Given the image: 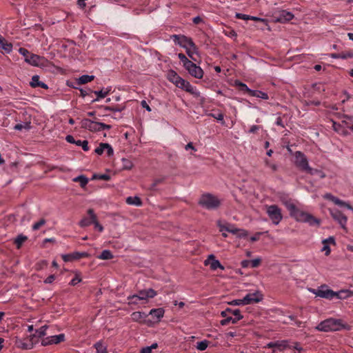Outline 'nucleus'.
<instances>
[{"mask_svg":"<svg viewBox=\"0 0 353 353\" xmlns=\"http://www.w3.org/2000/svg\"><path fill=\"white\" fill-rule=\"evenodd\" d=\"M312 292L317 296L327 299L329 300H332L335 297L336 295V292L327 289L325 290H313Z\"/></svg>","mask_w":353,"mask_h":353,"instance_id":"dca6fc26","label":"nucleus"},{"mask_svg":"<svg viewBox=\"0 0 353 353\" xmlns=\"http://www.w3.org/2000/svg\"><path fill=\"white\" fill-rule=\"evenodd\" d=\"M323 247L321 250L323 252H325V255L326 256H328L330 254V252H331L330 248L328 244H326V243H323Z\"/></svg>","mask_w":353,"mask_h":353,"instance_id":"338daca9","label":"nucleus"},{"mask_svg":"<svg viewBox=\"0 0 353 353\" xmlns=\"http://www.w3.org/2000/svg\"><path fill=\"white\" fill-rule=\"evenodd\" d=\"M347 290H343L338 292H336V295L335 297H336L339 299H345L350 297V295L347 293Z\"/></svg>","mask_w":353,"mask_h":353,"instance_id":"a19ab883","label":"nucleus"},{"mask_svg":"<svg viewBox=\"0 0 353 353\" xmlns=\"http://www.w3.org/2000/svg\"><path fill=\"white\" fill-rule=\"evenodd\" d=\"M171 39L174 42L175 44L180 46L183 48H188L190 47L193 49L194 52H196L198 48L193 42L192 39L182 34H173L170 37Z\"/></svg>","mask_w":353,"mask_h":353,"instance_id":"423d86ee","label":"nucleus"},{"mask_svg":"<svg viewBox=\"0 0 353 353\" xmlns=\"http://www.w3.org/2000/svg\"><path fill=\"white\" fill-rule=\"evenodd\" d=\"M41 345L43 346H46V345H52L51 340H50V336H48V337H46V338L43 339L41 341Z\"/></svg>","mask_w":353,"mask_h":353,"instance_id":"774afa93","label":"nucleus"},{"mask_svg":"<svg viewBox=\"0 0 353 353\" xmlns=\"http://www.w3.org/2000/svg\"><path fill=\"white\" fill-rule=\"evenodd\" d=\"M75 144L81 146L84 151H88L89 150L88 141L78 140L75 142Z\"/></svg>","mask_w":353,"mask_h":353,"instance_id":"a18cd8bd","label":"nucleus"},{"mask_svg":"<svg viewBox=\"0 0 353 353\" xmlns=\"http://www.w3.org/2000/svg\"><path fill=\"white\" fill-rule=\"evenodd\" d=\"M230 315H232V316H234L233 323H236L239 320L243 319V316L241 314V311L239 309H232Z\"/></svg>","mask_w":353,"mask_h":353,"instance_id":"72a5a7b5","label":"nucleus"},{"mask_svg":"<svg viewBox=\"0 0 353 353\" xmlns=\"http://www.w3.org/2000/svg\"><path fill=\"white\" fill-rule=\"evenodd\" d=\"M128 304L130 305H138L140 304H145L144 303H143L142 300H141V299L137 296V294L129 296L128 297Z\"/></svg>","mask_w":353,"mask_h":353,"instance_id":"cd10ccee","label":"nucleus"},{"mask_svg":"<svg viewBox=\"0 0 353 353\" xmlns=\"http://www.w3.org/2000/svg\"><path fill=\"white\" fill-rule=\"evenodd\" d=\"M185 68L188 71L189 74L197 79H201L203 76V71L200 66L191 61Z\"/></svg>","mask_w":353,"mask_h":353,"instance_id":"4468645a","label":"nucleus"},{"mask_svg":"<svg viewBox=\"0 0 353 353\" xmlns=\"http://www.w3.org/2000/svg\"><path fill=\"white\" fill-rule=\"evenodd\" d=\"M48 329L47 325H43L41 327L39 330L36 331L38 337H42L46 335V330Z\"/></svg>","mask_w":353,"mask_h":353,"instance_id":"de8ad7c7","label":"nucleus"},{"mask_svg":"<svg viewBox=\"0 0 353 353\" xmlns=\"http://www.w3.org/2000/svg\"><path fill=\"white\" fill-rule=\"evenodd\" d=\"M178 57L180 59V61L183 63V65L185 68L188 63H191V61L189 60L186 56L183 53H179L178 54Z\"/></svg>","mask_w":353,"mask_h":353,"instance_id":"37998d69","label":"nucleus"},{"mask_svg":"<svg viewBox=\"0 0 353 353\" xmlns=\"http://www.w3.org/2000/svg\"><path fill=\"white\" fill-rule=\"evenodd\" d=\"M342 59H352L353 58V50H349L346 52H342Z\"/></svg>","mask_w":353,"mask_h":353,"instance_id":"5fc2aeb1","label":"nucleus"},{"mask_svg":"<svg viewBox=\"0 0 353 353\" xmlns=\"http://www.w3.org/2000/svg\"><path fill=\"white\" fill-rule=\"evenodd\" d=\"M266 212L274 225H278L283 219L281 209L276 205L267 206Z\"/></svg>","mask_w":353,"mask_h":353,"instance_id":"0eeeda50","label":"nucleus"},{"mask_svg":"<svg viewBox=\"0 0 353 353\" xmlns=\"http://www.w3.org/2000/svg\"><path fill=\"white\" fill-rule=\"evenodd\" d=\"M250 268H255L259 266L261 264V259H255L253 260H250Z\"/></svg>","mask_w":353,"mask_h":353,"instance_id":"6e6d98bb","label":"nucleus"},{"mask_svg":"<svg viewBox=\"0 0 353 353\" xmlns=\"http://www.w3.org/2000/svg\"><path fill=\"white\" fill-rule=\"evenodd\" d=\"M249 95H250L252 97H255L257 98H261L263 99H269V97L267 93L263 92L260 90H252L251 92L250 93Z\"/></svg>","mask_w":353,"mask_h":353,"instance_id":"c756f323","label":"nucleus"},{"mask_svg":"<svg viewBox=\"0 0 353 353\" xmlns=\"http://www.w3.org/2000/svg\"><path fill=\"white\" fill-rule=\"evenodd\" d=\"M34 338L35 335L26 339H17L15 345L17 347L23 350H30L33 348L34 344L36 343V341H34Z\"/></svg>","mask_w":353,"mask_h":353,"instance_id":"ddd939ff","label":"nucleus"},{"mask_svg":"<svg viewBox=\"0 0 353 353\" xmlns=\"http://www.w3.org/2000/svg\"><path fill=\"white\" fill-rule=\"evenodd\" d=\"M324 198L332 201L334 204L341 206V207H346L347 209L351 210L353 212V206L350 205L349 203H345V201L340 200L337 197L333 196L331 194H326L324 196Z\"/></svg>","mask_w":353,"mask_h":353,"instance_id":"6ab92c4d","label":"nucleus"},{"mask_svg":"<svg viewBox=\"0 0 353 353\" xmlns=\"http://www.w3.org/2000/svg\"><path fill=\"white\" fill-rule=\"evenodd\" d=\"M73 181L79 182L81 188H85L88 183V179L84 175H79L74 178Z\"/></svg>","mask_w":353,"mask_h":353,"instance_id":"7c9ffc66","label":"nucleus"},{"mask_svg":"<svg viewBox=\"0 0 353 353\" xmlns=\"http://www.w3.org/2000/svg\"><path fill=\"white\" fill-rule=\"evenodd\" d=\"M236 18L239 19H243L248 21L250 19V15L241 14V13H236Z\"/></svg>","mask_w":353,"mask_h":353,"instance_id":"e2e57ef3","label":"nucleus"},{"mask_svg":"<svg viewBox=\"0 0 353 353\" xmlns=\"http://www.w3.org/2000/svg\"><path fill=\"white\" fill-rule=\"evenodd\" d=\"M19 52L24 57L25 62L32 66L44 68L49 65L45 57L31 53L26 48H20Z\"/></svg>","mask_w":353,"mask_h":353,"instance_id":"20e7f679","label":"nucleus"},{"mask_svg":"<svg viewBox=\"0 0 353 353\" xmlns=\"http://www.w3.org/2000/svg\"><path fill=\"white\" fill-rule=\"evenodd\" d=\"M264 162H265V165L267 167H269L270 168H271L273 172H275L277 170V168H278L277 165L274 163H271V161L269 159H265L264 160Z\"/></svg>","mask_w":353,"mask_h":353,"instance_id":"09e8293b","label":"nucleus"},{"mask_svg":"<svg viewBox=\"0 0 353 353\" xmlns=\"http://www.w3.org/2000/svg\"><path fill=\"white\" fill-rule=\"evenodd\" d=\"M81 281V279L79 277V275H76L70 281V284L71 285H75L77 283H80Z\"/></svg>","mask_w":353,"mask_h":353,"instance_id":"052dcab7","label":"nucleus"},{"mask_svg":"<svg viewBox=\"0 0 353 353\" xmlns=\"http://www.w3.org/2000/svg\"><path fill=\"white\" fill-rule=\"evenodd\" d=\"M208 264H210V268L212 270H216L217 268L224 270V267L219 261L215 259V256L213 254L209 255L208 259L205 261V265H208Z\"/></svg>","mask_w":353,"mask_h":353,"instance_id":"aec40b11","label":"nucleus"},{"mask_svg":"<svg viewBox=\"0 0 353 353\" xmlns=\"http://www.w3.org/2000/svg\"><path fill=\"white\" fill-rule=\"evenodd\" d=\"M156 295L157 292L152 288L141 290L137 294V296H139L145 304L147 303L148 299L153 298Z\"/></svg>","mask_w":353,"mask_h":353,"instance_id":"f3484780","label":"nucleus"},{"mask_svg":"<svg viewBox=\"0 0 353 353\" xmlns=\"http://www.w3.org/2000/svg\"><path fill=\"white\" fill-rule=\"evenodd\" d=\"M263 299V295L260 291H256L252 293H248L243 298L244 304L249 305L258 303Z\"/></svg>","mask_w":353,"mask_h":353,"instance_id":"f8f14e48","label":"nucleus"},{"mask_svg":"<svg viewBox=\"0 0 353 353\" xmlns=\"http://www.w3.org/2000/svg\"><path fill=\"white\" fill-rule=\"evenodd\" d=\"M95 347L97 353H108L107 346L104 345L101 342L96 343Z\"/></svg>","mask_w":353,"mask_h":353,"instance_id":"ea45409f","label":"nucleus"},{"mask_svg":"<svg viewBox=\"0 0 353 353\" xmlns=\"http://www.w3.org/2000/svg\"><path fill=\"white\" fill-rule=\"evenodd\" d=\"M51 343L52 344H58L65 340V334H60L58 335H54L50 336Z\"/></svg>","mask_w":353,"mask_h":353,"instance_id":"473e14b6","label":"nucleus"},{"mask_svg":"<svg viewBox=\"0 0 353 353\" xmlns=\"http://www.w3.org/2000/svg\"><path fill=\"white\" fill-rule=\"evenodd\" d=\"M30 85L32 88H36V87H41V88H48L46 84H45L44 83L41 82L39 81V77L38 75H34L32 77V81H30Z\"/></svg>","mask_w":353,"mask_h":353,"instance_id":"5701e85b","label":"nucleus"},{"mask_svg":"<svg viewBox=\"0 0 353 353\" xmlns=\"http://www.w3.org/2000/svg\"><path fill=\"white\" fill-rule=\"evenodd\" d=\"M149 314L159 321L163 316L164 310L162 307L152 309L150 311Z\"/></svg>","mask_w":353,"mask_h":353,"instance_id":"393cba45","label":"nucleus"},{"mask_svg":"<svg viewBox=\"0 0 353 353\" xmlns=\"http://www.w3.org/2000/svg\"><path fill=\"white\" fill-rule=\"evenodd\" d=\"M148 314L143 312H134L131 314L130 317L132 321L139 323H143Z\"/></svg>","mask_w":353,"mask_h":353,"instance_id":"412c9836","label":"nucleus"},{"mask_svg":"<svg viewBox=\"0 0 353 353\" xmlns=\"http://www.w3.org/2000/svg\"><path fill=\"white\" fill-rule=\"evenodd\" d=\"M163 181V179H155L154 181L153 182V183L151 185V187H150V189L152 190H155V188L156 186L162 183Z\"/></svg>","mask_w":353,"mask_h":353,"instance_id":"69168bd1","label":"nucleus"},{"mask_svg":"<svg viewBox=\"0 0 353 353\" xmlns=\"http://www.w3.org/2000/svg\"><path fill=\"white\" fill-rule=\"evenodd\" d=\"M126 203L129 205H135V206H141L142 205V201H141V199L138 196L127 197Z\"/></svg>","mask_w":353,"mask_h":353,"instance_id":"c85d7f7f","label":"nucleus"},{"mask_svg":"<svg viewBox=\"0 0 353 353\" xmlns=\"http://www.w3.org/2000/svg\"><path fill=\"white\" fill-rule=\"evenodd\" d=\"M97 258L101 260H108L110 259V251L104 250L97 256Z\"/></svg>","mask_w":353,"mask_h":353,"instance_id":"e433bc0d","label":"nucleus"},{"mask_svg":"<svg viewBox=\"0 0 353 353\" xmlns=\"http://www.w3.org/2000/svg\"><path fill=\"white\" fill-rule=\"evenodd\" d=\"M27 239V237L26 236L23 235H19L15 241L14 243L17 245V248H19L21 245L23 244V243Z\"/></svg>","mask_w":353,"mask_h":353,"instance_id":"c03bdc74","label":"nucleus"},{"mask_svg":"<svg viewBox=\"0 0 353 353\" xmlns=\"http://www.w3.org/2000/svg\"><path fill=\"white\" fill-rule=\"evenodd\" d=\"M265 347L268 349H272V352L274 353L276 352V350L282 352L291 347L288 341L283 340L270 342L265 345Z\"/></svg>","mask_w":353,"mask_h":353,"instance_id":"9b49d317","label":"nucleus"},{"mask_svg":"<svg viewBox=\"0 0 353 353\" xmlns=\"http://www.w3.org/2000/svg\"><path fill=\"white\" fill-rule=\"evenodd\" d=\"M210 116L216 119L217 121L223 122L224 115L221 112L219 113H210Z\"/></svg>","mask_w":353,"mask_h":353,"instance_id":"8fccbe9b","label":"nucleus"},{"mask_svg":"<svg viewBox=\"0 0 353 353\" xmlns=\"http://www.w3.org/2000/svg\"><path fill=\"white\" fill-rule=\"evenodd\" d=\"M31 128L30 122H24L23 123H18L14 125V129L16 130H30Z\"/></svg>","mask_w":353,"mask_h":353,"instance_id":"c9c22d12","label":"nucleus"},{"mask_svg":"<svg viewBox=\"0 0 353 353\" xmlns=\"http://www.w3.org/2000/svg\"><path fill=\"white\" fill-rule=\"evenodd\" d=\"M238 237L245 238L248 236V232L244 230L239 229V232L235 234Z\"/></svg>","mask_w":353,"mask_h":353,"instance_id":"13d9d810","label":"nucleus"},{"mask_svg":"<svg viewBox=\"0 0 353 353\" xmlns=\"http://www.w3.org/2000/svg\"><path fill=\"white\" fill-rule=\"evenodd\" d=\"M167 78L175 85L181 77L174 70H170L168 72Z\"/></svg>","mask_w":353,"mask_h":353,"instance_id":"b1692460","label":"nucleus"},{"mask_svg":"<svg viewBox=\"0 0 353 353\" xmlns=\"http://www.w3.org/2000/svg\"><path fill=\"white\" fill-rule=\"evenodd\" d=\"M305 172H306L307 174H310L311 175L316 174V175L319 176L321 178H324L325 176V174L323 172H322L321 171L318 170L316 169L312 168L310 166H309V168L306 169Z\"/></svg>","mask_w":353,"mask_h":353,"instance_id":"f704fd0d","label":"nucleus"},{"mask_svg":"<svg viewBox=\"0 0 353 353\" xmlns=\"http://www.w3.org/2000/svg\"><path fill=\"white\" fill-rule=\"evenodd\" d=\"M208 343H209V342L206 340L197 342L196 348L199 350L203 351V350H206V348L208 347Z\"/></svg>","mask_w":353,"mask_h":353,"instance_id":"79ce46f5","label":"nucleus"},{"mask_svg":"<svg viewBox=\"0 0 353 353\" xmlns=\"http://www.w3.org/2000/svg\"><path fill=\"white\" fill-rule=\"evenodd\" d=\"M225 231L230 232L233 234H237L239 232V229L235 228L234 225L227 223V227L225 228Z\"/></svg>","mask_w":353,"mask_h":353,"instance_id":"49530a36","label":"nucleus"},{"mask_svg":"<svg viewBox=\"0 0 353 353\" xmlns=\"http://www.w3.org/2000/svg\"><path fill=\"white\" fill-rule=\"evenodd\" d=\"M273 17L276 22L287 23L294 18V14L287 10H277L275 11Z\"/></svg>","mask_w":353,"mask_h":353,"instance_id":"9d476101","label":"nucleus"},{"mask_svg":"<svg viewBox=\"0 0 353 353\" xmlns=\"http://www.w3.org/2000/svg\"><path fill=\"white\" fill-rule=\"evenodd\" d=\"M0 50H3L6 53H10L12 50V44L6 40L0 34Z\"/></svg>","mask_w":353,"mask_h":353,"instance_id":"4be33fe9","label":"nucleus"},{"mask_svg":"<svg viewBox=\"0 0 353 353\" xmlns=\"http://www.w3.org/2000/svg\"><path fill=\"white\" fill-rule=\"evenodd\" d=\"M88 217H85V218L82 219L81 221H80L79 225L81 227H86V226L91 225L92 223L94 224V223L95 222V221L97 219V216H96L95 214L94 213L93 210L89 209L88 210Z\"/></svg>","mask_w":353,"mask_h":353,"instance_id":"a211bd4d","label":"nucleus"},{"mask_svg":"<svg viewBox=\"0 0 353 353\" xmlns=\"http://www.w3.org/2000/svg\"><path fill=\"white\" fill-rule=\"evenodd\" d=\"M45 223H46V220L44 219H41L39 221L35 223L32 225V230H39L40 228V227L43 225Z\"/></svg>","mask_w":353,"mask_h":353,"instance_id":"864d4df0","label":"nucleus"},{"mask_svg":"<svg viewBox=\"0 0 353 353\" xmlns=\"http://www.w3.org/2000/svg\"><path fill=\"white\" fill-rule=\"evenodd\" d=\"M234 317L232 316V315H228L226 318L221 320V324L222 325H228L230 323H233Z\"/></svg>","mask_w":353,"mask_h":353,"instance_id":"3c124183","label":"nucleus"},{"mask_svg":"<svg viewBox=\"0 0 353 353\" xmlns=\"http://www.w3.org/2000/svg\"><path fill=\"white\" fill-rule=\"evenodd\" d=\"M330 212L332 218L336 221L343 229H345V225L347 221V217L339 210H331Z\"/></svg>","mask_w":353,"mask_h":353,"instance_id":"2eb2a0df","label":"nucleus"},{"mask_svg":"<svg viewBox=\"0 0 353 353\" xmlns=\"http://www.w3.org/2000/svg\"><path fill=\"white\" fill-rule=\"evenodd\" d=\"M294 164L301 171H305L309 168L307 159L305 155L301 151H296L294 153Z\"/></svg>","mask_w":353,"mask_h":353,"instance_id":"1a4fd4ad","label":"nucleus"},{"mask_svg":"<svg viewBox=\"0 0 353 353\" xmlns=\"http://www.w3.org/2000/svg\"><path fill=\"white\" fill-rule=\"evenodd\" d=\"M199 203L208 210H215L219 207L221 201L211 194H205L201 197Z\"/></svg>","mask_w":353,"mask_h":353,"instance_id":"39448f33","label":"nucleus"},{"mask_svg":"<svg viewBox=\"0 0 353 353\" xmlns=\"http://www.w3.org/2000/svg\"><path fill=\"white\" fill-rule=\"evenodd\" d=\"M234 84H235V85H236V87H238V88H239L241 91L245 92H247L248 94H250V93L251 92V90H251V89H250V88L248 87V85H247L245 83H243V82H241V81H239V80H236V81H235Z\"/></svg>","mask_w":353,"mask_h":353,"instance_id":"2f4dec72","label":"nucleus"},{"mask_svg":"<svg viewBox=\"0 0 353 353\" xmlns=\"http://www.w3.org/2000/svg\"><path fill=\"white\" fill-rule=\"evenodd\" d=\"M94 79L93 75L84 74L77 79V83L79 85L85 84L92 81Z\"/></svg>","mask_w":353,"mask_h":353,"instance_id":"a878e982","label":"nucleus"},{"mask_svg":"<svg viewBox=\"0 0 353 353\" xmlns=\"http://www.w3.org/2000/svg\"><path fill=\"white\" fill-rule=\"evenodd\" d=\"M123 109L124 106L122 105L112 106V118L117 119L116 117L117 113L120 114Z\"/></svg>","mask_w":353,"mask_h":353,"instance_id":"4c0bfd02","label":"nucleus"},{"mask_svg":"<svg viewBox=\"0 0 353 353\" xmlns=\"http://www.w3.org/2000/svg\"><path fill=\"white\" fill-rule=\"evenodd\" d=\"M291 347L290 349H294L299 352L303 350V348L301 346L299 343H294L292 345H290Z\"/></svg>","mask_w":353,"mask_h":353,"instance_id":"680f3d73","label":"nucleus"},{"mask_svg":"<svg viewBox=\"0 0 353 353\" xmlns=\"http://www.w3.org/2000/svg\"><path fill=\"white\" fill-rule=\"evenodd\" d=\"M186 50V53L188 54V55L192 59H193L194 61H196V59L193 57V54H197V52H194L193 51V49L190 47H188V48L185 49ZM198 52V50L196 51Z\"/></svg>","mask_w":353,"mask_h":353,"instance_id":"bf43d9fd","label":"nucleus"},{"mask_svg":"<svg viewBox=\"0 0 353 353\" xmlns=\"http://www.w3.org/2000/svg\"><path fill=\"white\" fill-rule=\"evenodd\" d=\"M106 150L108 155H110V146L108 143H101L99 147L95 149V152L101 155L103 151Z\"/></svg>","mask_w":353,"mask_h":353,"instance_id":"bb28decb","label":"nucleus"},{"mask_svg":"<svg viewBox=\"0 0 353 353\" xmlns=\"http://www.w3.org/2000/svg\"><path fill=\"white\" fill-rule=\"evenodd\" d=\"M123 168L126 170H129L132 167V163L130 161L123 159Z\"/></svg>","mask_w":353,"mask_h":353,"instance_id":"0e129e2a","label":"nucleus"},{"mask_svg":"<svg viewBox=\"0 0 353 353\" xmlns=\"http://www.w3.org/2000/svg\"><path fill=\"white\" fill-rule=\"evenodd\" d=\"M81 126L90 131H100L105 128H110V125L104 123L93 121L88 119H85L81 121Z\"/></svg>","mask_w":353,"mask_h":353,"instance_id":"6e6552de","label":"nucleus"},{"mask_svg":"<svg viewBox=\"0 0 353 353\" xmlns=\"http://www.w3.org/2000/svg\"><path fill=\"white\" fill-rule=\"evenodd\" d=\"M291 216L294 217L298 221L305 222L309 223L312 226H319L320 220L315 218L310 214H308L303 210L299 209L294 204H290L288 206Z\"/></svg>","mask_w":353,"mask_h":353,"instance_id":"7ed1b4c3","label":"nucleus"},{"mask_svg":"<svg viewBox=\"0 0 353 353\" xmlns=\"http://www.w3.org/2000/svg\"><path fill=\"white\" fill-rule=\"evenodd\" d=\"M110 178V175L108 174H94L92 175V180H105L108 181Z\"/></svg>","mask_w":353,"mask_h":353,"instance_id":"58836bf2","label":"nucleus"},{"mask_svg":"<svg viewBox=\"0 0 353 353\" xmlns=\"http://www.w3.org/2000/svg\"><path fill=\"white\" fill-rule=\"evenodd\" d=\"M183 90L190 94H194V88L188 81L186 82L185 85Z\"/></svg>","mask_w":353,"mask_h":353,"instance_id":"603ef678","label":"nucleus"},{"mask_svg":"<svg viewBox=\"0 0 353 353\" xmlns=\"http://www.w3.org/2000/svg\"><path fill=\"white\" fill-rule=\"evenodd\" d=\"M187 81H185V79L181 78L178 81L177 83L175 84V85L181 89H183V88L185 87V83H186Z\"/></svg>","mask_w":353,"mask_h":353,"instance_id":"4d7b16f0","label":"nucleus"},{"mask_svg":"<svg viewBox=\"0 0 353 353\" xmlns=\"http://www.w3.org/2000/svg\"><path fill=\"white\" fill-rule=\"evenodd\" d=\"M316 329L321 332H336L342 330H350L351 326L345 323L341 319H336L333 318L327 319L321 321Z\"/></svg>","mask_w":353,"mask_h":353,"instance_id":"f257e3e1","label":"nucleus"},{"mask_svg":"<svg viewBox=\"0 0 353 353\" xmlns=\"http://www.w3.org/2000/svg\"><path fill=\"white\" fill-rule=\"evenodd\" d=\"M291 216L294 217L298 221L305 222L309 223L312 226H319L320 220L315 218L310 214H308L303 210L299 209L294 204H290L288 206Z\"/></svg>","mask_w":353,"mask_h":353,"instance_id":"f03ea898","label":"nucleus"}]
</instances>
